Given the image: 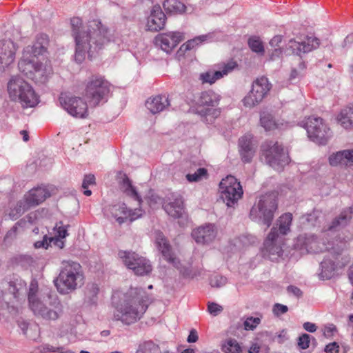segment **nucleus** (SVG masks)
<instances>
[{
    "label": "nucleus",
    "mask_w": 353,
    "mask_h": 353,
    "mask_svg": "<svg viewBox=\"0 0 353 353\" xmlns=\"http://www.w3.org/2000/svg\"><path fill=\"white\" fill-rule=\"evenodd\" d=\"M18 67L19 71L27 78L39 83H46L52 73L50 66H43L36 59L30 57L28 55V51L23 52Z\"/></svg>",
    "instance_id": "423d86ee"
},
{
    "label": "nucleus",
    "mask_w": 353,
    "mask_h": 353,
    "mask_svg": "<svg viewBox=\"0 0 353 353\" xmlns=\"http://www.w3.org/2000/svg\"><path fill=\"white\" fill-rule=\"evenodd\" d=\"M170 105L168 97L165 94L150 97L145 102L147 109L153 114L167 110Z\"/></svg>",
    "instance_id": "cd10ccee"
},
{
    "label": "nucleus",
    "mask_w": 353,
    "mask_h": 353,
    "mask_svg": "<svg viewBox=\"0 0 353 353\" xmlns=\"http://www.w3.org/2000/svg\"><path fill=\"white\" fill-rule=\"evenodd\" d=\"M160 201H161V198L157 195L152 194L151 196L150 197V205L152 203L157 204V203H160Z\"/></svg>",
    "instance_id": "338daca9"
},
{
    "label": "nucleus",
    "mask_w": 353,
    "mask_h": 353,
    "mask_svg": "<svg viewBox=\"0 0 353 353\" xmlns=\"http://www.w3.org/2000/svg\"><path fill=\"white\" fill-rule=\"evenodd\" d=\"M248 46L254 52L263 55L265 50L262 41L256 37H250L248 39Z\"/></svg>",
    "instance_id": "a18cd8bd"
},
{
    "label": "nucleus",
    "mask_w": 353,
    "mask_h": 353,
    "mask_svg": "<svg viewBox=\"0 0 353 353\" xmlns=\"http://www.w3.org/2000/svg\"><path fill=\"white\" fill-rule=\"evenodd\" d=\"M287 291L289 294H292L297 298L301 297L303 294L301 290L299 288H297L296 286H294V285H289L287 288Z\"/></svg>",
    "instance_id": "13d9d810"
},
{
    "label": "nucleus",
    "mask_w": 353,
    "mask_h": 353,
    "mask_svg": "<svg viewBox=\"0 0 353 353\" xmlns=\"http://www.w3.org/2000/svg\"><path fill=\"white\" fill-rule=\"evenodd\" d=\"M321 271L319 273V278L322 280L330 279L334 275L336 270V265L334 262L330 260H324L321 263Z\"/></svg>",
    "instance_id": "4c0bfd02"
},
{
    "label": "nucleus",
    "mask_w": 353,
    "mask_h": 353,
    "mask_svg": "<svg viewBox=\"0 0 353 353\" xmlns=\"http://www.w3.org/2000/svg\"><path fill=\"white\" fill-rule=\"evenodd\" d=\"M339 119L345 128H353V104L341 112Z\"/></svg>",
    "instance_id": "ea45409f"
},
{
    "label": "nucleus",
    "mask_w": 353,
    "mask_h": 353,
    "mask_svg": "<svg viewBox=\"0 0 353 353\" xmlns=\"http://www.w3.org/2000/svg\"><path fill=\"white\" fill-rule=\"evenodd\" d=\"M221 350L223 353H241V347L236 340L230 339L222 345Z\"/></svg>",
    "instance_id": "a19ab883"
},
{
    "label": "nucleus",
    "mask_w": 353,
    "mask_h": 353,
    "mask_svg": "<svg viewBox=\"0 0 353 353\" xmlns=\"http://www.w3.org/2000/svg\"><path fill=\"white\" fill-rule=\"evenodd\" d=\"M277 210L275 197L270 194L262 195L250 210V217L256 222L261 223L270 227Z\"/></svg>",
    "instance_id": "0eeeda50"
},
{
    "label": "nucleus",
    "mask_w": 353,
    "mask_h": 353,
    "mask_svg": "<svg viewBox=\"0 0 353 353\" xmlns=\"http://www.w3.org/2000/svg\"><path fill=\"white\" fill-rule=\"evenodd\" d=\"M282 53V50L280 48H274V51L270 55V59L274 60L276 57H279Z\"/></svg>",
    "instance_id": "69168bd1"
},
{
    "label": "nucleus",
    "mask_w": 353,
    "mask_h": 353,
    "mask_svg": "<svg viewBox=\"0 0 353 353\" xmlns=\"http://www.w3.org/2000/svg\"><path fill=\"white\" fill-rule=\"evenodd\" d=\"M206 36H200V37H198L192 40H190L187 42V43L185 44V50H190L192 48H193L195 46V44H198L199 42V43H201L204 41H205L206 39Z\"/></svg>",
    "instance_id": "5fc2aeb1"
},
{
    "label": "nucleus",
    "mask_w": 353,
    "mask_h": 353,
    "mask_svg": "<svg viewBox=\"0 0 353 353\" xmlns=\"http://www.w3.org/2000/svg\"><path fill=\"white\" fill-rule=\"evenodd\" d=\"M320 45L319 39L315 37H307L302 41L290 39L287 44V48L290 49L294 54L300 56L301 53H307L316 49Z\"/></svg>",
    "instance_id": "aec40b11"
},
{
    "label": "nucleus",
    "mask_w": 353,
    "mask_h": 353,
    "mask_svg": "<svg viewBox=\"0 0 353 353\" xmlns=\"http://www.w3.org/2000/svg\"><path fill=\"white\" fill-rule=\"evenodd\" d=\"M30 208V206L28 205L25 199L23 198V199L17 202L13 208L10 209L8 213V216L12 220H16Z\"/></svg>",
    "instance_id": "58836bf2"
},
{
    "label": "nucleus",
    "mask_w": 353,
    "mask_h": 353,
    "mask_svg": "<svg viewBox=\"0 0 353 353\" xmlns=\"http://www.w3.org/2000/svg\"><path fill=\"white\" fill-rule=\"evenodd\" d=\"M51 195L49 190L46 186H38L31 189L23 196L30 208L35 207Z\"/></svg>",
    "instance_id": "a878e982"
},
{
    "label": "nucleus",
    "mask_w": 353,
    "mask_h": 353,
    "mask_svg": "<svg viewBox=\"0 0 353 353\" xmlns=\"http://www.w3.org/2000/svg\"><path fill=\"white\" fill-rule=\"evenodd\" d=\"M99 289L96 283H88L85 291V303L89 305H96L98 301L97 294Z\"/></svg>",
    "instance_id": "e433bc0d"
},
{
    "label": "nucleus",
    "mask_w": 353,
    "mask_h": 353,
    "mask_svg": "<svg viewBox=\"0 0 353 353\" xmlns=\"http://www.w3.org/2000/svg\"><path fill=\"white\" fill-rule=\"evenodd\" d=\"M145 298V292L138 288H131L125 293L114 294L112 300L115 320L128 325L140 320L148 308Z\"/></svg>",
    "instance_id": "f03ea898"
},
{
    "label": "nucleus",
    "mask_w": 353,
    "mask_h": 353,
    "mask_svg": "<svg viewBox=\"0 0 353 353\" xmlns=\"http://www.w3.org/2000/svg\"><path fill=\"white\" fill-rule=\"evenodd\" d=\"M183 39V34L180 32H170L159 34L154 38V44L166 53H170L172 50Z\"/></svg>",
    "instance_id": "a211bd4d"
},
{
    "label": "nucleus",
    "mask_w": 353,
    "mask_h": 353,
    "mask_svg": "<svg viewBox=\"0 0 353 353\" xmlns=\"http://www.w3.org/2000/svg\"><path fill=\"white\" fill-rule=\"evenodd\" d=\"M261 125L266 131L272 130L276 128V123L273 117L268 113L263 112L261 114Z\"/></svg>",
    "instance_id": "37998d69"
},
{
    "label": "nucleus",
    "mask_w": 353,
    "mask_h": 353,
    "mask_svg": "<svg viewBox=\"0 0 353 353\" xmlns=\"http://www.w3.org/2000/svg\"><path fill=\"white\" fill-rule=\"evenodd\" d=\"M30 307L34 314L48 321H56L63 314V305L56 294H48L42 300L37 299L33 288L28 293Z\"/></svg>",
    "instance_id": "7ed1b4c3"
},
{
    "label": "nucleus",
    "mask_w": 353,
    "mask_h": 353,
    "mask_svg": "<svg viewBox=\"0 0 353 353\" xmlns=\"http://www.w3.org/2000/svg\"><path fill=\"white\" fill-rule=\"evenodd\" d=\"M110 92V83L105 78L99 74L92 75L88 80L85 97L90 103L94 106L101 101H106Z\"/></svg>",
    "instance_id": "1a4fd4ad"
},
{
    "label": "nucleus",
    "mask_w": 353,
    "mask_h": 353,
    "mask_svg": "<svg viewBox=\"0 0 353 353\" xmlns=\"http://www.w3.org/2000/svg\"><path fill=\"white\" fill-rule=\"evenodd\" d=\"M311 341L314 345L316 344V340L315 338L307 334H303L298 338V346L302 350H306L309 347Z\"/></svg>",
    "instance_id": "49530a36"
},
{
    "label": "nucleus",
    "mask_w": 353,
    "mask_h": 353,
    "mask_svg": "<svg viewBox=\"0 0 353 353\" xmlns=\"http://www.w3.org/2000/svg\"><path fill=\"white\" fill-rule=\"evenodd\" d=\"M208 177V172L205 168H196L193 165L190 168L188 173L185 175L186 179L190 183L199 182L203 179H206Z\"/></svg>",
    "instance_id": "c9c22d12"
},
{
    "label": "nucleus",
    "mask_w": 353,
    "mask_h": 353,
    "mask_svg": "<svg viewBox=\"0 0 353 353\" xmlns=\"http://www.w3.org/2000/svg\"><path fill=\"white\" fill-rule=\"evenodd\" d=\"M16 51V46L11 40L0 41V69L14 61Z\"/></svg>",
    "instance_id": "b1692460"
},
{
    "label": "nucleus",
    "mask_w": 353,
    "mask_h": 353,
    "mask_svg": "<svg viewBox=\"0 0 353 353\" xmlns=\"http://www.w3.org/2000/svg\"><path fill=\"white\" fill-rule=\"evenodd\" d=\"M303 123L309 139L318 144H325L331 137L330 128L321 117L310 116Z\"/></svg>",
    "instance_id": "9d476101"
},
{
    "label": "nucleus",
    "mask_w": 353,
    "mask_h": 353,
    "mask_svg": "<svg viewBox=\"0 0 353 353\" xmlns=\"http://www.w3.org/2000/svg\"><path fill=\"white\" fill-rule=\"evenodd\" d=\"M118 255L125 265L137 275H146L152 271L150 261L135 252L119 251Z\"/></svg>",
    "instance_id": "f8f14e48"
},
{
    "label": "nucleus",
    "mask_w": 353,
    "mask_h": 353,
    "mask_svg": "<svg viewBox=\"0 0 353 353\" xmlns=\"http://www.w3.org/2000/svg\"><path fill=\"white\" fill-rule=\"evenodd\" d=\"M271 86L267 77L257 78L252 83V90L243 100L244 105L252 108L259 104L270 90Z\"/></svg>",
    "instance_id": "4468645a"
},
{
    "label": "nucleus",
    "mask_w": 353,
    "mask_h": 353,
    "mask_svg": "<svg viewBox=\"0 0 353 353\" xmlns=\"http://www.w3.org/2000/svg\"><path fill=\"white\" fill-rule=\"evenodd\" d=\"M223 310V308L221 305L216 303H208V312L213 315L217 316Z\"/></svg>",
    "instance_id": "3c124183"
},
{
    "label": "nucleus",
    "mask_w": 353,
    "mask_h": 353,
    "mask_svg": "<svg viewBox=\"0 0 353 353\" xmlns=\"http://www.w3.org/2000/svg\"><path fill=\"white\" fill-rule=\"evenodd\" d=\"M260 350V347L254 343L252 344L248 350V353H259Z\"/></svg>",
    "instance_id": "774afa93"
},
{
    "label": "nucleus",
    "mask_w": 353,
    "mask_h": 353,
    "mask_svg": "<svg viewBox=\"0 0 353 353\" xmlns=\"http://www.w3.org/2000/svg\"><path fill=\"white\" fill-rule=\"evenodd\" d=\"M272 311L275 316H279L286 313L288 311V307L281 303H275L273 306Z\"/></svg>",
    "instance_id": "864d4df0"
},
{
    "label": "nucleus",
    "mask_w": 353,
    "mask_h": 353,
    "mask_svg": "<svg viewBox=\"0 0 353 353\" xmlns=\"http://www.w3.org/2000/svg\"><path fill=\"white\" fill-rule=\"evenodd\" d=\"M239 152L242 161L244 163H249L253 158L255 149L252 142L250 135H245L239 139Z\"/></svg>",
    "instance_id": "c756f323"
},
{
    "label": "nucleus",
    "mask_w": 353,
    "mask_h": 353,
    "mask_svg": "<svg viewBox=\"0 0 353 353\" xmlns=\"http://www.w3.org/2000/svg\"><path fill=\"white\" fill-rule=\"evenodd\" d=\"M339 346L336 342L330 343L325 347L326 353H339Z\"/></svg>",
    "instance_id": "4d7b16f0"
},
{
    "label": "nucleus",
    "mask_w": 353,
    "mask_h": 353,
    "mask_svg": "<svg viewBox=\"0 0 353 353\" xmlns=\"http://www.w3.org/2000/svg\"><path fill=\"white\" fill-rule=\"evenodd\" d=\"M68 227L69 225H63L61 222L56 224L54 228L55 235L54 236L50 237V242H52V245L59 249L63 248L65 246L63 239L68 236Z\"/></svg>",
    "instance_id": "72a5a7b5"
},
{
    "label": "nucleus",
    "mask_w": 353,
    "mask_h": 353,
    "mask_svg": "<svg viewBox=\"0 0 353 353\" xmlns=\"http://www.w3.org/2000/svg\"><path fill=\"white\" fill-rule=\"evenodd\" d=\"M220 96L212 90H208L201 93L198 104L203 109L199 110L203 115H212L216 117L220 114L218 109L214 108L219 105Z\"/></svg>",
    "instance_id": "f3484780"
},
{
    "label": "nucleus",
    "mask_w": 353,
    "mask_h": 353,
    "mask_svg": "<svg viewBox=\"0 0 353 353\" xmlns=\"http://www.w3.org/2000/svg\"><path fill=\"white\" fill-rule=\"evenodd\" d=\"M121 175V180L119 181L121 190L128 196L132 197L134 200L139 201L141 204L142 199L137 192L136 188L132 185V181L125 174H120Z\"/></svg>",
    "instance_id": "473e14b6"
},
{
    "label": "nucleus",
    "mask_w": 353,
    "mask_h": 353,
    "mask_svg": "<svg viewBox=\"0 0 353 353\" xmlns=\"http://www.w3.org/2000/svg\"><path fill=\"white\" fill-rule=\"evenodd\" d=\"M155 243L165 260L177 269H180V261L174 256L170 244L160 231L155 232Z\"/></svg>",
    "instance_id": "6ab92c4d"
},
{
    "label": "nucleus",
    "mask_w": 353,
    "mask_h": 353,
    "mask_svg": "<svg viewBox=\"0 0 353 353\" xmlns=\"http://www.w3.org/2000/svg\"><path fill=\"white\" fill-rule=\"evenodd\" d=\"M353 215V207H349L344 209L338 216H336L327 227L323 229V232L334 233L339 232L347 226Z\"/></svg>",
    "instance_id": "4be33fe9"
},
{
    "label": "nucleus",
    "mask_w": 353,
    "mask_h": 353,
    "mask_svg": "<svg viewBox=\"0 0 353 353\" xmlns=\"http://www.w3.org/2000/svg\"><path fill=\"white\" fill-rule=\"evenodd\" d=\"M220 79H221V74L218 72V71H207L201 73L199 77V79L203 83H208L212 84Z\"/></svg>",
    "instance_id": "c03bdc74"
},
{
    "label": "nucleus",
    "mask_w": 353,
    "mask_h": 353,
    "mask_svg": "<svg viewBox=\"0 0 353 353\" xmlns=\"http://www.w3.org/2000/svg\"><path fill=\"white\" fill-rule=\"evenodd\" d=\"M166 17L159 5H154L148 18L147 26L151 31H159L163 29L165 24Z\"/></svg>",
    "instance_id": "393cba45"
},
{
    "label": "nucleus",
    "mask_w": 353,
    "mask_h": 353,
    "mask_svg": "<svg viewBox=\"0 0 353 353\" xmlns=\"http://www.w3.org/2000/svg\"><path fill=\"white\" fill-rule=\"evenodd\" d=\"M336 332V327L334 324H329L325 327L324 335L329 337L333 335L334 332Z\"/></svg>",
    "instance_id": "bf43d9fd"
},
{
    "label": "nucleus",
    "mask_w": 353,
    "mask_h": 353,
    "mask_svg": "<svg viewBox=\"0 0 353 353\" xmlns=\"http://www.w3.org/2000/svg\"><path fill=\"white\" fill-rule=\"evenodd\" d=\"M52 244V242H50V237L47 235H44L41 241H37L34 243V245L35 248H45L48 249L50 245Z\"/></svg>",
    "instance_id": "603ef678"
},
{
    "label": "nucleus",
    "mask_w": 353,
    "mask_h": 353,
    "mask_svg": "<svg viewBox=\"0 0 353 353\" xmlns=\"http://www.w3.org/2000/svg\"><path fill=\"white\" fill-rule=\"evenodd\" d=\"M198 339L199 336L196 330L195 329H192L188 336L187 341L188 343H195L198 341Z\"/></svg>",
    "instance_id": "052dcab7"
},
{
    "label": "nucleus",
    "mask_w": 353,
    "mask_h": 353,
    "mask_svg": "<svg viewBox=\"0 0 353 353\" xmlns=\"http://www.w3.org/2000/svg\"><path fill=\"white\" fill-rule=\"evenodd\" d=\"M173 201L165 204L163 208L168 215L173 218H179L183 212V201L180 195H172Z\"/></svg>",
    "instance_id": "2f4dec72"
},
{
    "label": "nucleus",
    "mask_w": 353,
    "mask_h": 353,
    "mask_svg": "<svg viewBox=\"0 0 353 353\" xmlns=\"http://www.w3.org/2000/svg\"><path fill=\"white\" fill-rule=\"evenodd\" d=\"M136 353H161L159 346L151 341L141 344Z\"/></svg>",
    "instance_id": "79ce46f5"
},
{
    "label": "nucleus",
    "mask_w": 353,
    "mask_h": 353,
    "mask_svg": "<svg viewBox=\"0 0 353 353\" xmlns=\"http://www.w3.org/2000/svg\"><path fill=\"white\" fill-rule=\"evenodd\" d=\"M297 245H301V249H305L308 253H319L329 251L332 253L339 254L343 250V246L335 248L334 243H328L327 245L321 243L314 234L300 235L297 239Z\"/></svg>",
    "instance_id": "ddd939ff"
},
{
    "label": "nucleus",
    "mask_w": 353,
    "mask_h": 353,
    "mask_svg": "<svg viewBox=\"0 0 353 353\" xmlns=\"http://www.w3.org/2000/svg\"><path fill=\"white\" fill-rule=\"evenodd\" d=\"M81 19L74 17L71 19L72 35L76 43L75 61L81 63L86 54L92 58L109 41L108 30L97 20L90 21L86 27H82Z\"/></svg>",
    "instance_id": "f257e3e1"
},
{
    "label": "nucleus",
    "mask_w": 353,
    "mask_h": 353,
    "mask_svg": "<svg viewBox=\"0 0 353 353\" xmlns=\"http://www.w3.org/2000/svg\"><path fill=\"white\" fill-rule=\"evenodd\" d=\"M237 66V63L235 61L231 60L223 63L222 69L221 70H218V72H221L222 78L232 72Z\"/></svg>",
    "instance_id": "09e8293b"
},
{
    "label": "nucleus",
    "mask_w": 353,
    "mask_h": 353,
    "mask_svg": "<svg viewBox=\"0 0 353 353\" xmlns=\"http://www.w3.org/2000/svg\"><path fill=\"white\" fill-rule=\"evenodd\" d=\"M282 41V37L276 35L270 41V45L274 48H279V44Z\"/></svg>",
    "instance_id": "680f3d73"
},
{
    "label": "nucleus",
    "mask_w": 353,
    "mask_h": 353,
    "mask_svg": "<svg viewBox=\"0 0 353 353\" xmlns=\"http://www.w3.org/2000/svg\"><path fill=\"white\" fill-rule=\"evenodd\" d=\"M227 283V279L219 274H215L210 277V284L212 288H219Z\"/></svg>",
    "instance_id": "de8ad7c7"
},
{
    "label": "nucleus",
    "mask_w": 353,
    "mask_h": 353,
    "mask_svg": "<svg viewBox=\"0 0 353 353\" xmlns=\"http://www.w3.org/2000/svg\"><path fill=\"white\" fill-rule=\"evenodd\" d=\"M94 183L95 177L93 174L85 175L82 183V188L86 189L88 188L89 185H92Z\"/></svg>",
    "instance_id": "6e6d98bb"
},
{
    "label": "nucleus",
    "mask_w": 353,
    "mask_h": 353,
    "mask_svg": "<svg viewBox=\"0 0 353 353\" xmlns=\"http://www.w3.org/2000/svg\"><path fill=\"white\" fill-rule=\"evenodd\" d=\"M217 232L213 224L201 226L192 232V236L197 243L205 244L212 242L216 236Z\"/></svg>",
    "instance_id": "5701e85b"
},
{
    "label": "nucleus",
    "mask_w": 353,
    "mask_h": 353,
    "mask_svg": "<svg viewBox=\"0 0 353 353\" xmlns=\"http://www.w3.org/2000/svg\"><path fill=\"white\" fill-rule=\"evenodd\" d=\"M261 155L265 163L276 170H281L289 163L290 157L281 145L266 141L261 145Z\"/></svg>",
    "instance_id": "6e6552de"
},
{
    "label": "nucleus",
    "mask_w": 353,
    "mask_h": 353,
    "mask_svg": "<svg viewBox=\"0 0 353 353\" xmlns=\"http://www.w3.org/2000/svg\"><path fill=\"white\" fill-rule=\"evenodd\" d=\"M108 210L119 225L127 221L132 222L141 218L144 214V210L141 208L134 210L128 209L125 203H117L109 206Z\"/></svg>",
    "instance_id": "dca6fc26"
},
{
    "label": "nucleus",
    "mask_w": 353,
    "mask_h": 353,
    "mask_svg": "<svg viewBox=\"0 0 353 353\" xmlns=\"http://www.w3.org/2000/svg\"><path fill=\"white\" fill-rule=\"evenodd\" d=\"M283 238L278 234L276 227H273L264 241V248L270 254L281 256L283 254Z\"/></svg>",
    "instance_id": "412c9836"
},
{
    "label": "nucleus",
    "mask_w": 353,
    "mask_h": 353,
    "mask_svg": "<svg viewBox=\"0 0 353 353\" xmlns=\"http://www.w3.org/2000/svg\"><path fill=\"white\" fill-rule=\"evenodd\" d=\"M292 214L290 212L285 213L279 217L276 222L278 234L280 236L287 235L290 232V227L292 222Z\"/></svg>",
    "instance_id": "f704fd0d"
},
{
    "label": "nucleus",
    "mask_w": 353,
    "mask_h": 353,
    "mask_svg": "<svg viewBox=\"0 0 353 353\" xmlns=\"http://www.w3.org/2000/svg\"><path fill=\"white\" fill-rule=\"evenodd\" d=\"M261 319L259 317H249L244 321V328L246 330H253L260 323Z\"/></svg>",
    "instance_id": "8fccbe9b"
},
{
    "label": "nucleus",
    "mask_w": 353,
    "mask_h": 353,
    "mask_svg": "<svg viewBox=\"0 0 353 353\" xmlns=\"http://www.w3.org/2000/svg\"><path fill=\"white\" fill-rule=\"evenodd\" d=\"M59 102L61 107L74 117L85 118L88 116V105L80 97L62 93L59 97Z\"/></svg>",
    "instance_id": "2eb2a0df"
},
{
    "label": "nucleus",
    "mask_w": 353,
    "mask_h": 353,
    "mask_svg": "<svg viewBox=\"0 0 353 353\" xmlns=\"http://www.w3.org/2000/svg\"><path fill=\"white\" fill-rule=\"evenodd\" d=\"M353 43V34H348L344 39L342 46L343 48L347 47Z\"/></svg>",
    "instance_id": "0e129e2a"
},
{
    "label": "nucleus",
    "mask_w": 353,
    "mask_h": 353,
    "mask_svg": "<svg viewBox=\"0 0 353 353\" xmlns=\"http://www.w3.org/2000/svg\"><path fill=\"white\" fill-rule=\"evenodd\" d=\"M303 328L309 332H314L316 330V325L310 322H305L303 323Z\"/></svg>",
    "instance_id": "e2e57ef3"
},
{
    "label": "nucleus",
    "mask_w": 353,
    "mask_h": 353,
    "mask_svg": "<svg viewBox=\"0 0 353 353\" xmlns=\"http://www.w3.org/2000/svg\"><path fill=\"white\" fill-rule=\"evenodd\" d=\"M165 11L171 14H182L186 12H192L194 8L186 6L179 0H165L163 3Z\"/></svg>",
    "instance_id": "7c9ffc66"
},
{
    "label": "nucleus",
    "mask_w": 353,
    "mask_h": 353,
    "mask_svg": "<svg viewBox=\"0 0 353 353\" xmlns=\"http://www.w3.org/2000/svg\"><path fill=\"white\" fill-rule=\"evenodd\" d=\"M219 189L221 198L228 207H233L243 194L240 182L232 175L221 180Z\"/></svg>",
    "instance_id": "9b49d317"
},
{
    "label": "nucleus",
    "mask_w": 353,
    "mask_h": 353,
    "mask_svg": "<svg viewBox=\"0 0 353 353\" xmlns=\"http://www.w3.org/2000/svg\"><path fill=\"white\" fill-rule=\"evenodd\" d=\"M83 270L78 262L63 261L55 285L59 293L67 294L83 283Z\"/></svg>",
    "instance_id": "20e7f679"
},
{
    "label": "nucleus",
    "mask_w": 353,
    "mask_h": 353,
    "mask_svg": "<svg viewBox=\"0 0 353 353\" xmlns=\"http://www.w3.org/2000/svg\"><path fill=\"white\" fill-rule=\"evenodd\" d=\"M48 37L45 34H40L37 37L36 41L32 46H28L23 49V52L28 51V55L34 59L42 55L46 52L48 46Z\"/></svg>",
    "instance_id": "bb28decb"
},
{
    "label": "nucleus",
    "mask_w": 353,
    "mask_h": 353,
    "mask_svg": "<svg viewBox=\"0 0 353 353\" xmlns=\"http://www.w3.org/2000/svg\"><path fill=\"white\" fill-rule=\"evenodd\" d=\"M7 90L10 99L19 103L24 108L34 107L39 103V97L32 87L20 77H12L8 83Z\"/></svg>",
    "instance_id": "39448f33"
},
{
    "label": "nucleus",
    "mask_w": 353,
    "mask_h": 353,
    "mask_svg": "<svg viewBox=\"0 0 353 353\" xmlns=\"http://www.w3.org/2000/svg\"><path fill=\"white\" fill-rule=\"evenodd\" d=\"M329 162L332 166L353 165V149L344 150L333 153L329 157Z\"/></svg>",
    "instance_id": "c85d7f7f"
}]
</instances>
